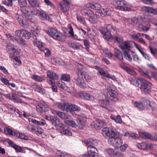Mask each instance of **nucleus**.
I'll use <instances>...</instances> for the list:
<instances>
[{
    "instance_id": "nucleus-29",
    "label": "nucleus",
    "mask_w": 157,
    "mask_h": 157,
    "mask_svg": "<svg viewBox=\"0 0 157 157\" xmlns=\"http://www.w3.org/2000/svg\"><path fill=\"white\" fill-rule=\"evenodd\" d=\"M114 53L116 57L120 60H123V54L117 48L114 49Z\"/></svg>"
},
{
    "instance_id": "nucleus-2",
    "label": "nucleus",
    "mask_w": 157,
    "mask_h": 157,
    "mask_svg": "<svg viewBox=\"0 0 157 157\" xmlns=\"http://www.w3.org/2000/svg\"><path fill=\"white\" fill-rule=\"evenodd\" d=\"M48 34L54 39L61 41H65L66 38L65 35L54 28H51L48 29Z\"/></svg>"
},
{
    "instance_id": "nucleus-27",
    "label": "nucleus",
    "mask_w": 157,
    "mask_h": 157,
    "mask_svg": "<svg viewBox=\"0 0 157 157\" xmlns=\"http://www.w3.org/2000/svg\"><path fill=\"white\" fill-rule=\"evenodd\" d=\"M33 124H36L38 125L43 126L46 124L45 121L44 119H41L40 121H37L33 119H30L29 121Z\"/></svg>"
},
{
    "instance_id": "nucleus-13",
    "label": "nucleus",
    "mask_w": 157,
    "mask_h": 157,
    "mask_svg": "<svg viewBox=\"0 0 157 157\" xmlns=\"http://www.w3.org/2000/svg\"><path fill=\"white\" fill-rule=\"evenodd\" d=\"M132 43V42L129 41H124V42L121 43V44L119 45V47L122 50H126L129 51L131 47V43Z\"/></svg>"
},
{
    "instance_id": "nucleus-57",
    "label": "nucleus",
    "mask_w": 157,
    "mask_h": 157,
    "mask_svg": "<svg viewBox=\"0 0 157 157\" xmlns=\"http://www.w3.org/2000/svg\"><path fill=\"white\" fill-rule=\"evenodd\" d=\"M67 29L68 30L69 34H70L71 36L73 35L74 33L73 30V29L70 24H69L68 25Z\"/></svg>"
},
{
    "instance_id": "nucleus-40",
    "label": "nucleus",
    "mask_w": 157,
    "mask_h": 157,
    "mask_svg": "<svg viewBox=\"0 0 157 157\" xmlns=\"http://www.w3.org/2000/svg\"><path fill=\"white\" fill-rule=\"evenodd\" d=\"M134 106L140 110H143L144 109V107L141 102H138L136 101L134 103Z\"/></svg>"
},
{
    "instance_id": "nucleus-61",
    "label": "nucleus",
    "mask_w": 157,
    "mask_h": 157,
    "mask_svg": "<svg viewBox=\"0 0 157 157\" xmlns=\"http://www.w3.org/2000/svg\"><path fill=\"white\" fill-rule=\"evenodd\" d=\"M139 22L141 23H144L147 20V19L144 17H142L141 16H139Z\"/></svg>"
},
{
    "instance_id": "nucleus-36",
    "label": "nucleus",
    "mask_w": 157,
    "mask_h": 157,
    "mask_svg": "<svg viewBox=\"0 0 157 157\" xmlns=\"http://www.w3.org/2000/svg\"><path fill=\"white\" fill-rule=\"evenodd\" d=\"M73 104L69 103H66L65 110L72 113Z\"/></svg>"
},
{
    "instance_id": "nucleus-30",
    "label": "nucleus",
    "mask_w": 157,
    "mask_h": 157,
    "mask_svg": "<svg viewBox=\"0 0 157 157\" xmlns=\"http://www.w3.org/2000/svg\"><path fill=\"white\" fill-rule=\"evenodd\" d=\"M30 8L29 7L25 6L21 8V10L22 12L26 15L28 16L30 13Z\"/></svg>"
},
{
    "instance_id": "nucleus-46",
    "label": "nucleus",
    "mask_w": 157,
    "mask_h": 157,
    "mask_svg": "<svg viewBox=\"0 0 157 157\" xmlns=\"http://www.w3.org/2000/svg\"><path fill=\"white\" fill-rule=\"evenodd\" d=\"M58 85L61 88L64 90H66L67 89V87L65 85L64 83L62 81L58 82Z\"/></svg>"
},
{
    "instance_id": "nucleus-5",
    "label": "nucleus",
    "mask_w": 157,
    "mask_h": 157,
    "mask_svg": "<svg viewBox=\"0 0 157 157\" xmlns=\"http://www.w3.org/2000/svg\"><path fill=\"white\" fill-rule=\"evenodd\" d=\"M4 131L5 133L11 136H18V137H26L24 133L20 132V131L14 129L13 130L11 128L8 127L4 128Z\"/></svg>"
},
{
    "instance_id": "nucleus-59",
    "label": "nucleus",
    "mask_w": 157,
    "mask_h": 157,
    "mask_svg": "<svg viewBox=\"0 0 157 157\" xmlns=\"http://www.w3.org/2000/svg\"><path fill=\"white\" fill-rule=\"evenodd\" d=\"M148 48H149V50L151 53L154 56H155L156 54L157 53V49L156 48L153 49L150 46H149Z\"/></svg>"
},
{
    "instance_id": "nucleus-32",
    "label": "nucleus",
    "mask_w": 157,
    "mask_h": 157,
    "mask_svg": "<svg viewBox=\"0 0 157 157\" xmlns=\"http://www.w3.org/2000/svg\"><path fill=\"white\" fill-rule=\"evenodd\" d=\"M29 3L33 7H39V6L38 2L36 0H28Z\"/></svg>"
},
{
    "instance_id": "nucleus-18",
    "label": "nucleus",
    "mask_w": 157,
    "mask_h": 157,
    "mask_svg": "<svg viewBox=\"0 0 157 157\" xmlns=\"http://www.w3.org/2000/svg\"><path fill=\"white\" fill-rule=\"evenodd\" d=\"M95 147L89 145V157H98L97 154Z\"/></svg>"
},
{
    "instance_id": "nucleus-23",
    "label": "nucleus",
    "mask_w": 157,
    "mask_h": 157,
    "mask_svg": "<svg viewBox=\"0 0 157 157\" xmlns=\"http://www.w3.org/2000/svg\"><path fill=\"white\" fill-rule=\"evenodd\" d=\"M144 10L148 13L157 15V9H153L149 7H145Z\"/></svg>"
},
{
    "instance_id": "nucleus-50",
    "label": "nucleus",
    "mask_w": 157,
    "mask_h": 157,
    "mask_svg": "<svg viewBox=\"0 0 157 157\" xmlns=\"http://www.w3.org/2000/svg\"><path fill=\"white\" fill-rule=\"evenodd\" d=\"M24 29L18 30L16 31L15 33L17 37H23V33H24Z\"/></svg>"
},
{
    "instance_id": "nucleus-26",
    "label": "nucleus",
    "mask_w": 157,
    "mask_h": 157,
    "mask_svg": "<svg viewBox=\"0 0 157 157\" xmlns=\"http://www.w3.org/2000/svg\"><path fill=\"white\" fill-rule=\"evenodd\" d=\"M96 16L91 10H89V21L92 23H95L97 22L96 20Z\"/></svg>"
},
{
    "instance_id": "nucleus-3",
    "label": "nucleus",
    "mask_w": 157,
    "mask_h": 157,
    "mask_svg": "<svg viewBox=\"0 0 157 157\" xmlns=\"http://www.w3.org/2000/svg\"><path fill=\"white\" fill-rule=\"evenodd\" d=\"M138 85L140 84V89L141 91L145 94H149L151 91V84L143 79L137 81Z\"/></svg>"
},
{
    "instance_id": "nucleus-16",
    "label": "nucleus",
    "mask_w": 157,
    "mask_h": 157,
    "mask_svg": "<svg viewBox=\"0 0 157 157\" xmlns=\"http://www.w3.org/2000/svg\"><path fill=\"white\" fill-rule=\"evenodd\" d=\"M64 127H60V132L62 134L64 135L67 136H71L72 133L71 130L67 126L64 124Z\"/></svg>"
},
{
    "instance_id": "nucleus-35",
    "label": "nucleus",
    "mask_w": 157,
    "mask_h": 157,
    "mask_svg": "<svg viewBox=\"0 0 157 157\" xmlns=\"http://www.w3.org/2000/svg\"><path fill=\"white\" fill-rule=\"evenodd\" d=\"M23 37L26 39H29L31 37V33L27 30L24 29Z\"/></svg>"
},
{
    "instance_id": "nucleus-58",
    "label": "nucleus",
    "mask_w": 157,
    "mask_h": 157,
    "mask_svg": "<svg viewBox=\"0 0 157 157\" xmlns=\"http://www.w3.org/2000/svg\"><path fill=\"white\" fill-rule=\"evenodd\" d=\"M108 153L112 157H113L115 154V152L114 150L112 148H109L107 150Z\"/></svg>"
},
{
    "instance_id": "nucleus-24",
    "label": "nucleus",
    "mask_w": 157,
    "mask_h": 157,
    "mask_svg": "<svg viewBox=\"0 0 157 157\" xmlns=\"http://www.w3.org/2000/svg\"><path fill=\"white\" fill-rule=\"evenodd\" d=\"M9 109L12 111V113L14 114L17 117H21L22 114V113L17 108L11 107H10Z\"/></svg>"
},
{
    "instance_id": "nucleus-19",
    "label": "nucleus",
    "mask_w": 157,
    "mask_h": 157,
    "mask_svg": "<svg viewBox=\"0 0 157 157\" xmlns=\"http://www.w3.org/2000/svg\"><path fill=\"white\" fill-rule=\"evenodd\" d=\"M105 98L104 99H102L100 101V105L103 108L107 109L108 108V106L109 105V100L105 96Z\"/></svg>"
},
{
    "instance_id": "nucleus-51",
    "label": "nucleus",
    "mask_w": 157,
    "mask_h": 157,
    "mask_svg": "<svg viewBox=\"0 0 157 157\" xmlns=\"http://www.w3.org/2000/svg\"><path fill=\"white\" fill-rule=\"evenodd\" d=\"M18 1L19 5L21 8L26 6L27 4L26 0H18Z\"/></svg>"
},
{
    "instance_id": "nucleus-38",
    "label": "nucleus",
    "mask_w": 157,
    "mask_h": 157,
    "mask_svg": "<svg viewBox=\"0 0 157 157\" xmlns=\"http://www.w3.org/2000/svg\"><path fill=\"white\" fill-rule=\"evenodd\" d=\"M61 79L67 82H69L70 81V75L67 74H63L62 75Z\"/></svg>"
},
{
    "instance_id": "nucleus-42",
    "label": "nucleus",
    "mask_w": 157,
    "mask_h": 157,
    "mask_svg": "<svg viewBox=\"0 0 157 157\" xmlns=\"http://www.w3.org/2000/svg\"><path fill=\"white\" fill-rule=\"evenodd\" d=\"M110 118L117 123H121L122 122L121 117L120 115H118L116 117L111 116Z\"/></svg>"
},
{
    "instance_id": "nucleus-25",
    "label": "nucleus",
    "mask_w": 157,
    "mask_h": 157,
    "mask_svg": "<svg viewBox=\"0 0 157 157\" xmlns=\"http://www.w3.org/2000/svg\"><path fill=\"white\" fill-rule=\"evenodd\" d=\"M34 45L36 46L41 51H44V45L43 43L40 42L38 40H36L33 41Z\"/></svg>"
},
{
    "instance_id": "nucleus-63",
    "label": "nucleus",
    "mask_w": 157,
    "mask_h": 157,
    "mask_svg": "<svg viewBox=\"0 0 157 157\" xmlns=\"http://www.w3.org/2000/svg\"><path fill=\"white\" fill-rule=\"evenodd\" d=\"M1 81L5 85L9 86V81L6 78H4L1 79Z\"/></svg>"
},
{
    "instance_id": "nucleus-43",
    "label": "nucleus",
    "mask_w": 157,
    "mask_h": 157,
    "mask_svg": "<svg viewBox=\"0 0 157 157\" xmlns=\"http://www.w3.org/2000/svg\"><path fill=\"white\" fill-rule=\"evenodd\" d=\"M89 7L93 9L98 10L100 8V6L99 4L97 3L93 4L89 3Z\"/></svg>"
},
{
    "instance_id": "nucleus-12",
    "label": "nucleus",
    "mask_w": 157,
    "mask_h": 157,
    "mask_svg": "<svg viewBox=\"0 0 157 157\" xmlns=\"http://www.w3.org/2000/svg\"><path fill=\"white\" fill-rule=\"evenodd\" d=\"M117 6L115 7L117 9L121 11L128 10L129 8L127 7V5L125 4L123 1H118L116 2Z\"/></svg>"
},
{
    "instance_id": "nucleus-9",
    "label": "nucleus",
    "mask_w": 157,
    "mask_h": 157,
    "mask_svg": "<svg viewBox=\"0 0 157 157\" xmlns=\"http://www.w3.org/2000/svg\"><path fill=\"white\" fill-rule=\"evenodd\" d=\"M108 141L109 144L117 148L121 147L122 144L121 138H109Z\"/></svg>"
},
{
    "instance_id": "nucleus-45",
    "label": "nucleus",
    "mask_w": 157,
    "mask_h": 157,
    "mask_svg": "<svg viewBox=\"0 0 157 157\" xmlns=\"http://www.w3.org/2000/svg\"><path fill=\"white\" fill-rule=\"evenodd\" d=\"M147 144L144 143H138L137 144V147L141 149L146 150Z\"/></svg>"
},
{
    "instance_id": "nucleus-48",
    "label": "nucleus",
    "mask_w": 157,
    "mask_h": 157,
    "mask_svg": "<svg viewBox=\"0 0 157 157\" xmlns=\"http://www.w3.org/2000/svg\"><path fill=\"white\" fill-rule=\"evenodd\" d=\"M102 13H105L106 15H110L112 12V11L108 8H103L102 10Z\"/></svg>"
},
{
    "instance_id": "nucleus-33",
    "label": "nucleus",
    "mask_w": 157,
    "mask_h": 157,
    "mask_svg": "<svg viewBox=\"0 0 157 157\" xmlns=\"http://www.w3.org/2000/svg\"><path fill=\"white\" fill-rule=\"evenodd\" d=\"M128 52L126 50L124 51L123 52V55L124 56V57L126 59L130 62H131L132 60V58L130 54L128 53Z\"/></svg>"
},
{
    "instance_id": "nucleus-49",
    "label": "nucleus",
    "mask_w": 157,
    "mask_h": 157,
    "mask_svg": "<svg viewBox=\"0 0 157 157\" xmlns=\"http://www.w3.org/2000/svg\"><path fill=\"white\" fill-rule=\"evenodd\" d=\"M66 105V103H59L58 104L57 106L59 109L64 111L65 110Z\"/></svg>"
},
{
    "instance_id": "nucleus-62",
    "label": "nucleus",
    "mask_w": 157,
    "mask_h": 157,
    "mask_svg": "<svg viewBox=\"0 0 157 157\" xmlns=\"http://www.w3.org/2000/svg\"><path fill=\"white\" fill-rule=\"evenodd\" d=\"M131 20L132 23L135 24H137L139 22V17L137 18L136 17H134L131 19Z\"/></svg>"
},
{
    "instance_id": "nucleus-34",
    "label": "nucleus",
    "mask_w": 157,
    "mask_h": 157,
    "mask_svg": "<svg viewBox=\"0 0 157 157\" xmlns=\"http://www.w3.org/2000/svg\"><path fill=\"white\" fill-rule=\"evenodd\" d=\"M146 108L147 109H151L152 110H153L154 109L155 107V104H151L150 101L148 100L146 101Z\"/></svg>"
},
{
    "instance_id": "nucleus-20",
    "label": "nucleus",
    "mask_w": 157,
    "mask_h": 157,
    "mask_svg": "<svg viewBox=\"0 0 157 157\" xmlns=\"http://www.w3.org/2000/svg\"><path fill=\"white\" fill-rule=\"evenodd\" d=\"M37 111L40 113L46 112L48 110V108L45 105L40 103L36 106Z\"/></svg>"
},
{
    "instance_id": "nucleus-64",
    "label": "nucleus",
    "mask_w": 157,
    "mask_h": 157,
    "mask_svg": "<svg viewBox=\"0 0 157 157\" xmlns=\"http://www.w3.org/2000/svg\"><path fill=\"white\" fill-rule=\"evenodd\" d=\"M113 157H123V153L121 151L116 152Z\"/></svg>"
},
{
    "instance_id": "nucleus-44",
    "label": "nucleus",
    "mask_w": 157,
    "mask_h": 157,
    "mask_svg": "<svg viewBox=\"0 0 157 157\" xmlns=\"http://www.w3.org/2000/svg\"><path fill=\"white\" fill-rule=\"evenodd\" d=\"M16 42H17L18 44L22 45H26V41L21 37H20L18 39L17 38Z\"/></svg>"
},
{
    "instance_id": "nucleus-6",
    "label": "nucleus",
    "mask_w": 157,
    "mask_h": 157,
    "mask_svg": "<svg viewBox=\"0 0 157 157\" xmlns=\"http://www.w3.org/2000/svg\"><path fill=\"white\" fill-rule=\"evenodd\" d=\"M108 93L110 95L109 98L112 101L115 102L118 100L117 96L118 93L115 88L113 86H111L107 88Z\"/></svg>"
},
{
    "instance_id": "nucleus-4",
    "label": "nucleus",
    "mask_w": 157,
    "mask_h": 157,
    "mask_svg": "<svg viewBox=\"0 0 157 157\" xmlns=\"http://www.w3.org/2000/svg\"><path fill=\"white\" fill-rule=\"evenodd\" d=\"M112 30L115 31L116 30V28L110 24L108 25L106 28L101 27L99 29V30L101 34L103 35L104 38L107 40L111 39V37L112 36L109 31L110 30L112 31Z\"/></svg>"
},
{
    "instance_id": "nucleus-10",
    "label": "nucleus",
    "mask_w": 157,
    "mask_h": 157,
    "mask_svg": "<svg viewBox=\"0 0 157 157\" xmlns=\"http://www.w3.org/2000/svg\"><path fill=\"white\" fill-rule=\"evenodd\" d=\"M90 125L92 128H94L96 129H99L105 126L106 123L100 120H98L94 121Z\"/></svg>"
},
{
    "instance_id": "nucleus-37",
    "label": "nucleus",
    "mask_w": 157,
    "mask_h": 157,
    "mask_svg": "<svg viewBox=\"0 0 157 157\" xmlns=\"http://www.w3.org/2000/svg\"><path fill=\"white\" fill-rule=\"evenodd\" d=\"M139 135L141 137H153L151 133L146 132H140L139 133Z\"/></svg>"
},
{
    "instance_id": "nucleus-8",
    "label": "nucleus",
    "mask_w": 157,
    "mask_h": 157,
    "mask_svg": "<svg viewBox=\"0 0 157 157\" xmlns=\"http://www.w3.org/2000/svg\"><path fill=\"white\" fill-rule=\"evenodd\" d=\"M76 121L79 128L80 129H82L85 126L86 117L85 115L83 114L78 115Z\"/></svg>"
},
{
    "instance_id": "nucleus-22",
    "label": "nucleus",
    "mask_w": 157,
    "mask_h": 157,
    "mask_svg": "<svg viewBox=\"0 0 157 157\" xmlns=\"http://www.w3.org/2000/svg\"><path fill=\"white\" fill-rule=\"evenodd\" d=\"M6 97L8 99L10 100H12L14 102H21V99L18 98L14 94H7Z\"/></svg>"
},
{
    "instance_id": "nucleus-11",
    "label": "nucleus",
    "mask_w": 157,
    "mask_h": 157,
    "mask_svg": "<svg viewBox=\"0 0 157 157\" xmlns=\"http://www.w3.org/2000/svg\"><path fill=\"white\" fill-rule=\"evenodd\" d=\"M50 119L52 124L55 126L64 127V124L60 122L59 118L57 117L50 116Z\"/></svg>"
},
{
    "instance_id": "nucleus-31",
    "label": "nucleus",
    "mask_w": 157,
    "mask_h": 157,
    "mask_svg": "<svg viewBox=\"0 0 157 157\" xmlns=\"http://www.w3.org/2000/svg\"><path fill=\"white\" fill-rule=\"evenodd\" d=\"M64 122L65 124L74 128H75L78 126L75 122L73 121L65 120L64 121Z\"/></svg>"
},
{
    "instance_id": "nucleus-7",
    "label": "nucleus",
    "mask_w": 157,
    "mask_h": 157,
    "mask_svg": "<svg viewBox=\"0 0 157 157\" xmlns=\"http://www.w3.org/2000/svg\"><path fill=\"white\" fill-rule=\"evenodd\" d=\"M116 130L110 129L107 127H105L102 130V134L105 136H109V137H115L117 135Z\"/></svg>"
},
{
    "instance_id": "nucleus-56",
    "label": "nucleus",
    "mask_w": 157,
    "mask_h": 157,
    "mask_svg": "<svg viewBox=\"0 0 157 157\" xmlns=\"http://www.w3.org/2000/svg\"><path fill=\"white\" fill-rule=\"evenodd\" d=\"M73 109H72V113L73 114V113L74 112V113H75V112L74 111H80L81 110V109L80 107L78 106L75 105V104H73Z\"/></svg>"
},
{
    "instance_id": "nucleus-54",
    "label": "nucleus",
    "mask_w": 157,
    "mask_h": 157,
    "mask_svg": "<svg viewBox=\"0 0 157 157\" xmlns=\"http://www.w3.org/2000/svg\"><path fill=\"white\" fill-rule=\"evenodd\" d=\"M35 128L36 127L33 126L32 124H29L27 127V128L29 131L34 132H35Z\"/></svg>"
},
{
    "instance_id": "nucleus-60",
    "label": "nucleus",
    "mask_w": 157,
    "mask_h": 157,
    "mask_svg": "<svg viewBox=\"0 0 157 157\" xmlns=\"http://www.w3.org/2000/svg\"><path fill=\"white\" fill-rule=\"evenodd\" d=\"M114 38L116 41L117 42L118 44L121 43L123 41V40L122 39L117 36H114L113 37L112 36L111 37V38Z\"/></svg>"
},
{
    "instance_id": "nucleus-52",
    "label": "nucleus",
    "mask_w": 157,
    "mask_h": 157,
    "mask_svg": "<svg viewBox=\"0 0 157 157\" xmlns=\"http://www.w3.org/2000/svg\"><path fill=\"white\" fill-rule=\"evenodd\" d=\"M39 11L34 8H30V13L34 15H38Z\"/></svg>"
},
{
    "instance_id": "nucleus-17",
    "label": "nucleus",
    "mask_w": 157,
    "mask_h": 157,
    "mask_svg": "<svg viewBox=\"0 0 157 157\" xmlns=\"http://www.w3.org/2000/svg\"><path fill=\"white\" fill-rule=\"evenodd\" d=\"M9 144L11 147L14 148L17 152H23L22 148L19 146L15 144L12 140H9L8 141Z\"/></svg>"
},
{
    "instance_id": "nucleus-53",
    "label": "nucleus",
    "mask_w": 157,
    "mask_h": 157,
    "mask_svg": "<svg viewBox=\"0 0 157 157\" xmlns=\"http://www.w3.org/2000/svg\"><path fill=\"white\" fill-rule=\"evenodd\" d=\"M35 129V132H34L33 133H35L37 135L41 134L43 132V130L40 128L36 127Z\"/></svg>"
},
{
    "instance_id": "nucleus-28",
    "label": "nucleus",
    "mask_w": 157,
    "mask_h": 157,
    "mask_svg": "<svg viewBox=\"0 0 157 157\" xmlns=\"http://www.w3.org/2000/svg\"><path fill=\"white\" fill-rule=\"evenodd\" d=\"M48 78L52 80L57 79L58 78L57 75L52 71H48L47 73Z\"/></svg>"
},
{
    "instance_id": "nucleus-39",
    "label": "nucleus",
    "mask_w": 157,
    "mask_h": 157,
    "mask_svg": "<svg viewBox=\"0 0 157 157\" xmlns=\"http://www.w3.org/2000/svg\"><path fill=\"white\" fill-rule=\"evenodd\" d=\"M79 96L83 99L88 100V94L84 91H81L79 92Z\"/></svg>"
},
{
    "instance_id": "nucleus-21",
    "label": "nucleus",
    "mask_w": 157,
    "mask_h": 157,
    "mask_svg": "<svg viewBox=\"0 0 157 157\" xmlns=\"http://www.w3.org/2000/svg\"><path fill=\"white\" fill-rule=\"evenodd\" d=\"M68 45L74 49H79L81 47V44L72 41H69L68 43Z\"/></svg>"
},
{
    "instance_id": "nucleus-1",
    "label": "nucleus",
    "mask_w": 157,
    "mask_h": 157,
    "mask_svg": "<svg viewBox=\"0 0 157 157\" xmlns=\"http://www.w3.org/2000/svg\"><path fill=\"white\" fill-rule=\"evenodd\" d=\"M83 66L81 64H78L77 67V75L74 78V82L79 87L83 89L86 88V86L84 82L83 78L88 81V75L87 72L84 71L83 68Z\"/></svg>"
},
{
    "instance_id": "nucleus-55",
    "label": "nucleus",
    "mask_w": 157,
    "mask_h": 157,
    "mask_svg": "<svg viewBox=\"0 0 157 157\" xmlns=\"http://www.w3.org/2000/svg\"><path fill=\"white\" fill-rule=\"evenodd\" d=\"M125 68H127L126 71L130 75H135L136 74V73L134 70L130 69L128 67Z\"/></svg>"
},
{
    "instance_id": "nucleus-15",
    "label": "nucleus",
    "mask_w": 157,
    "mask_h": 157,
    "mask_svg": "<svg viewBox=\"0 0 157 157\" xmlns=\"http://www.w3.org/2000/svg\"><path fill=\"white\" fill-rule=\"evenodd\" d=\"M31 86L32 88L38 93L42 94H45V90L44 89L42 88L40 85H38L36 83H32L31 84Z\"/></svg>"
},
{
    "instance_id": "nucleus-47",
    "label": "nucleus",
    "mask_w": 157,
    "mask_h": 157,
    "mask_svg": "<svg viewBox=\"0 0 157 157\" xmlns=\"http://www.w3.org/2000/svg\"><path fill=\"white\" fill-rule=\"evenodd\" d=\"M2 3L8 6H12L13 4L12 0H4L2 1Z\"/></svg>"
},
{
    "instance_id": "nucleus-41",
    "label": "nucleus",
    "mask_w": 157,
    "mask_h": 157,
    "mask_svg": "<svg viewBox=\"0 0 157 157\" xmlns=\"http://www.w3.org/2000/svg\"><path fill=\"white\" fill-rule=\"evenodd\" d=\"M32 78L36 81L39 82H42L44 80L42 77L35 75H32Z\"/></svg>"
},
{
    "instance_id": "nucleus-14",
    "label": "nucleus",
    "mask_w": 157,
    "mask_h": 157,
    "mask_svg": "<svg viewBox=\"0 0 157 157\" xmlns=\"http://www.w3.org/2000/svg\"><path fill=\"white\" fill-rule=\"evenodd\" d=\"M63 2L59 4L61 10L63 12H66L69 10L70 4L69 0H63Z\"/></svg>"
}]
</instances>
